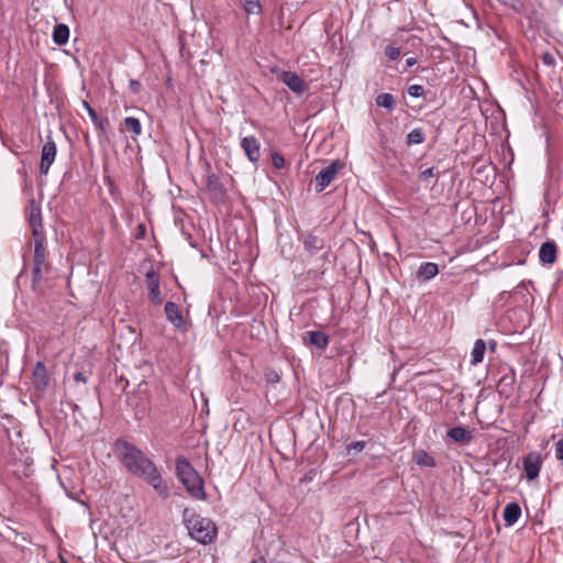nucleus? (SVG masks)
I'll list each match as a JSON object with an SVG mask.
<instances>
[{
	"instance_id": "39",
	"label": "nucleus",
	"mask_w": 563,
	"mask_h": 563,
	"mask_svg": "<svg viewBox=\"0 0 563 563\" xmlns=\"http://www.w3.org/2000/svg\"><path fill=\"white\" fill-rule=\"evenodd\" d=\"M406 63H407V66H408V67H411V66H413V65L416 64V59H415V58H412V57H410V58H408V59H407V62H406Z\"/></svg>"
},
{
	"instance_id": "12",
	"label": "nucleus",
	"mask_w": 563,
	"mask_h": 563,
	"mask_svg": "<svg viewBox=\"0 0 563 563\" xmlns=\"http://www.w3.org/2000/svg\"><path fill=\"white\" fill-rule=\"evenodd\" d=\"M29 222L32 229L33 239L44 238L42 231V218L40 207L32 203L29 211Z\"/></svg>"
},
{
	"instance_id": "36",
	"label": "nucleus",
	"mask_w": 563,
	"mask_h": 563,
	"mask_svg": "<svg viewBox=\"0 0 563 563\" xmlns=\"http://www.w3.org/2000/svg\"><path fill=\"white\" fill-rule=\"evenodd\" d=\"M69 37H53V42L57 46H63L67 44Z\"/></svg>"
},
{
	"instance_id": "20",
	"label": "nucleus",
	"mask_w": 563,
	"mask_h": 563,
	"mask_svg": "<svg viewBox=\"0 0 563 563\" xmlns=\"http://www.w3.org/2000/svg\"><path fill=\"white\" fill-rule=\"evenodd\" d=\"M413 461L423 467H434L435 460L424 450H418L413 453Z\"/></svg>"
},
{
	"instance_id": "24",
	"label": "nucleus",
	"mask_w": 563,
	"mask_h": 563,
	"mask_svg": "<svg viewBox=\"0 0 563 563\" xmlns=\"http://www.w3.org/2000/svg\"><path fill=\"white\" fill-rule=\"evenodd\" d=\"M376 103L378 107L393 110L395 107V98L390 93H380L376 98Z\"/></svg>"
},
{
	"instance_id": "16",
	"label": "nucleus",
	"mask_w": 563,
	"mask_h": 563,
	"mask_svg": "<svg viewBox=\"0 0 563 563\" xmlns=\"http://www.w3.org/2000/svg\"><path fill=\"white\" fill-rule=\"evenodd\" d=\"M439 273V267L435 263L426 262L422 263L417 272V278L422 282H427L435 277Z\"/></svg>"
},
{
	"instance_id": "15",
	"label": "nucleus",
	"mask_w": 563,
	"mask_h": 563,
	"mask_svg": "<svg viewBox=\"0 0 563 563\" xmlns=\"http://www.w3.org/2000/svg\"><path fill=\"white\" fill-rule=\"evenodd\" d=\"M540 261L544 264H553L556 260V246L553 242H544L539 251Z\"/></svg>"
},
{
	"instance_id": "8",
	"label": "nucleus",
	"mask_w": 563,
	"mask_h": 563,
	"mask_svg": "<svg viewBox=\"0 0 563 563\" xmlns=\"http://www.w3.org/2000/svg\"><path fill=\"white\" fill-rule=\"evenodd\" d=\"M57 153L56 144L48 139L43 147L41 153V164H40V170L42 174L46 175L52 166V164L55 161Z\"/></svg>"
},
{
	"instance_id": "30",
	"label": "nucleus",
	"mask_w": 563,
	"mask_h": 563,
	"mask_svg": "<svg viewBox=\"0 0 563 563\" xmlns=\"http://www.w3.org/2000/svg\"><path fill=\"white\" fill-rule=\"evenodd\" d=\"M437 176V172H435V168L434 167H429L427 169H424L421 174H420V178L422 180H428L429 178H433Z\"/></svg>"
},
{
	"instance_id": "2",
	"label": "nucleus",
	"mask_w": 563,
	"mask_h": 563,
	"mask_svg": "<svg viewBox=\"0 0 563 563\" xmlns=\"http://www.w3.org/2000/svg\"><path fill=\"white\" fill-rule=\"evenodd\" d=\"M176 473L187 493L197 500H206L203 479L185 457L176 460Z\"/></svg>"
},
{
	"instance_id": "5",
	"label": "nucleus",
	"mask_w": 563,
	"mask_h": 563,
	"mask_svg": "<svg viewBox=\"0 0 563 563\" xmlns=\"http://www.w3.org/2000/svg\"><path fill=\"white\" fill-rule=\"evenodd\" d=\"M341 161H334L325 168L321 169L314 178L316 190L321 192L336 177L338 173L343 168Z\"/></svg>"
},
{
	"instance_id": "6",
	"label": "nucleus",
	"mask_w": 563,
	"mask_h": 563,
	"mask_svg": "<svg viewBox=\"0 0 563 563\" xmlns=\"http://www.w3.org/2000/svg\"><path fill=\"white\" fill-rule=\"evenodd\" d=\"M542 467V457L538 452H530L523 459V470L529 481L536 479Z\"/></svg>"
},
{
	"instance_id": "23",
	"label": "nucleus",
	"mask_w": 563,
	"mask_h": 563,
	"mask_svg": "<svg viewBox=\"0 0 563 563\" xmlns=\"http://www.w3.org/2000/svg\"><path fill=\"white\" fill-rule=\"evenodd\" d=\"M51 35H69V27L64 23H59L55 16H51Z\"/></svg>"
},
{
	"instance_id": "9",
	"label": "nucleus",
	"mask_w": 563,
	"mask_h": 563,
	"mask_svg": "<svg viewBox=\"0 0 563 563\" xmlns=\"http://www.w3.org/2000/svg\"><path fill=\"white\" fill-rule=\"evenodd\" d=\"M146 286L148 289L150 300L154 305H161L163 302V297L159 290V278L155 272H148L146 274Z\"/></svg>"
},
{
	"instance_id": "10",
	"label": "nucleus",
	"mask_w": 563,
	"mask_h": 563,
	"mask_svg": "<svg viewBox=\"0 0 563 563\" xmlns=\"http://www.w3.org/2000/svg\"><path fill=\"white\" fill-rule=\"evenodd\" d=\"M165 313L168 321L178 330L185 331L186 323L181 311L175 302L168 301L165 305Z\"/></svg>"
},
{
	"instance_id": "35",
	"label": "nucleus",
	"mask_w": 563,
	"mask_h": 563,
	"mask_svg": "<svg viewBox=\"0 0 563 563\" xmlns=\"http://www.w3.org/2000/svg\"><path fill=\"white\" fill-rule=\"evenodd\" d=\"M317 243H318V241H317V239H316V238H313V236H309V238H307V239H306V241H305V245H306V247H307V249H308V247H314V249H317V247H318Z\"/></svg>"
},
{
	"instance_id": "25",
	"label": "nucleus",
	"mask_w": 563,
	"mask_h": 563,
	"mask_svg": "<svg viewBox=\"0 0 563 563\" xmlns=\"http://www.w3.org/2000/svg\"><path fill=\"white\" fill-rule=\"evenodd\" d=\"M310 342L317 347L323 349L328 345V336L323 332H310Z\"/></svg>"
},
{
	"instance_id": "7",
	"label": "nucleus",
	"mask_w": 563,
	"mask_h": 563,
	"mask_svg": "<svg viewBox=\"0 0 563 563\" xmlns=\"http://www.w3.org/2000/svg\"><path fill=\"white\" fill-rule=\"evenodd\" d=\"M279 79L296 95L300 96L308 90V85L297 74L282 71Z\"/></svg>"
},
{
	"instance_id": "1",
	"label": "nucleus",
	"mask_w": 563,
	"mask_h": 563,
	"mask_svg": "<svg viewBox=\"0 0 563 563\" xmlns=\"http://www.w3.org/2000/svg\"><path fill=\"white\" fill-rule=\"evenodd\" d=\"M114 453L128 471L146 481L159 496L167 497V486L163 484L156 466L141 450L128 441L118 440Z\"/></svg>"
},
{
	"instance_id": "11",
	"label": "nucleus",
	"mask_w": 563,
	"mask_h": 563,
	"mask_svg": "<svg viewBox=\"0 0 563 563\" xmlns=\"http://www.w3.org/2000/svg\"><path fill=\"white\" fill-rule=\"evenodd\" d=\"M241 147L243 148L249 161L256 163L260 159V143L254 136H245L241 141Z\"/></svg>"
},
{
	"instance_id": "22",
	"label": "nucleus",
	"mask_w": 563,
	"mask_h": 563,
	"mask_svg": "<svg viewBox=\"0 0 563 563\" xmlns=\"http://www.w3.org/2000/svg\"><path fill=\"white\" fill-rule=\"evenodd\" d=\"M124 128L132 132L135 136L140 135L142 133V125L139 119L133 117H128L123 121Z\"/></svg>"
},
{
	"instance_id": "28",
	"label": "nucleus",
	"mask_w": 563,
	"mask_h": 563,
	"mask_svg": "<svg viewBox=\"0 0 563 563\" xmlns=\"http://www.w3.org/2000/svg\"><path fill=\"white\" fill-rule=\"evenodd\" d=\"M272 163H273L274 167L277 168V169H282V168L285 167V159H284V157L280 154L276 153V152H274L272 154Z\"/></svg>"
},
{
	"instance_id": "19",
	"label": "nucleus",
	"mask_w": 563,
	"mask_h": 563,
	"mask_svg": "<svg viewBox=\"0 0 563 563\" xmlns=\"http://www.w3.org/2000/svg\"><path fill=\"white\" fill-rule=\"evenodd\" d=\"M448 437L454 442L462 443L471 440V433L463 427H455L448 431Z\"/></svg>"
},
{
	"instance_id": "26",
	"label": "nucleus",
	"mask_w": 563,
	"mask_h": 563,
	"mask_svg": "<svg viewBox=\"0 0 563 563\" xmlns=\"http://www.w3.org/2000/svg\"><path fill=\"white\" fill-rule=\"evenodd\" d=\"M243 8L247 14L258 15L262 12L260 0H243Z\"/></svg>"
},
{
	"instance_id": "32",
	"label": "nucleus",
	"mask_w": 563,
	"mask_h": 563,
	"mask_svg": "<svg viewBox=\"0 0 563 563\" xmlns=\"http://www.w3.org/2000/svg\"><path fill=\"white\" fill-rule=\"evenodd\" d=\"M555 457L563 461V439L555 443Z\"/></svg>"
},
{
	"instance_id": "37",
	"label": "nucleus",
	"mask_w": 563,
	"mask_h": 563,
	"mask_svg": "<svg viewBox=\"0 0 563 563\" xmlns=\"http://www.w3.org/2000/svg\"><path fill=\"white\" fill-rule=\"evenodd\" d=\"M74 379L76 382H82V383H86L87 378L86 376L81 373V372H77L75 375H74Z\"/></svg>"
},
{
	"instance_id": "3",
	"label": "nucleus",
	"mask_w": 563,
	"mask_h": 563,
	"mask_svg": "<svg viewBox=\"0 0 563 563\" xmlns=\"http://www.w3.org/2000/svg\"><path fill=\"white\" fill-rule=\"evenodd\" d=\"M184 522L191 538L202 544L212 542L217 536L216 525L209 518L201 517L194 510H184Z\"/></svg>"
},
{
	"instance_id": "14",
	"label": "nucleus",
	"mask_w": 563,
	"mask_h": 563,
	"mask_svg": "<svg viewBox=\"0 0 563 563\" xmlns=\"http://www.w3.org/2000/svg\"><path fill=\"white\" fill-rule=\"evenodd\" d=\"M33 384L38 390H44L48 385L46 368L41 362H38L33 369Z\"/></svg>"
},
{
	"instance_id": "31",
	"label": "nucleus",
	"mask_w": 563,
	"mask_h": 563,
	"mask_svg": "<svg viewBox=\"0 0 563 563\" xmlns=\"http://www.w3.org/2000/svg\"><path fill=\"white\" fill-rule=\"evenodd\" d=\"M365 448V442L364 441H356V442H353L351 443L349 446H347V451H356V452H361L363 449Z\"/></svg>"
},
{
	"instance_id": "27",
	"label": "nucleus",
	"mask_w": 563,
	"mask_h": 563,
	"mask_svg": "<svg viewBox=\"0 0 563 563\" xmlns=\"http://www.w3.org/2000/svg\"><path fill=\"white\" fill-rule=\"evenodd\" d=\"M423 92H424V88L421 85H411L408 88L409 96H411L413 98L421 97L423 95Z\"/></svg>"
},
{
	"instance_id": "29",
	"label": "nucleus",
	"mask_w": 563,
	"mask_h": 563,
	"mask_svg": "<svg viewBox=\"0 0 563 563\" xmlns=\"http://www.w3.org/2000/svg\"><path fill=\"white\" fill-rule=\"evenodd\" d=\"M385 53H386V56H387L389 59L394 60V59H396V58H398V57H399V55H400V49H399L398 47H395V46H389V47H387V48H386V52H385Z\"/></svg>"
},
{
	"instance_id": "21",
	"label": "nucleus",
	"mask_w": 563,
	"mask_h": 563,
	"mask_svg": "<svg viewBox=\"0 0 563 563\" xmlns=\"http://www.w3.org/2000/svg\"><path fill=\"white\" fill-rule=\"evenodd\" d=\"M426 135L421 128H416L407 134V144L416 145L424 142Z\"/></svg>"
},
{
	"instance_id": "38",
	"label": "nucleus",
	"mask_w": 563,
	"mask_h": 563,
	"mask_svg": "<svg viewBox=\"0 0 563 563\" xmlns=\"http://www.w3.org/2000/svg\"><path fill=\"white\" fill-rule=\"evenodd\" d=\"M130 86H131L132 90L135 92L139 91V89H140V84L136 80H131Z\"/></svg>"
},
{
	"instance_id": "34",
	"label": "nucleus",
	"mask_w": 563,
	"mask_h": 563,
	"mask_svg": "<svg viewBox=\"0 0 563 563\" xmlns=\"http://www.w3.org/2000/svg\"><path fill=\"white\" fill-rule=\"evenodd\" d=\"M82 104H84L85 109L88 111V114L91 118V120L93 122H97L98 121V115H97L96 111L89 106L88 102L84 101Z\"/></svg>"
},
{
	"instance_id": "17",
	"label": "nucleus",
	"mask_w": 563,
	"mask_h": 563,
	"mask_svg": "<svg viewBox=\"0 0 563 563\" xmlns=\"http://www.w3.org/2000/svg\"><path fill=\"white\" fill-rule=\"evenodd\" d=\"M30 27H32V35H48V33L52 34L51 16L40 18L33 25H30Z\"/></svg>"
},
{
	"instance_id": "4",
	"label": "nucleus",
	"mask_w": 563,
	"mask_h": 563,
	"mask_svg": "<svg viewBox=\"0 0 563 563\" xmlns=\"http://www.w3.org/2000/svg\"><path fill=\"white\" fill-rule=\"evenodd\" d=\"M34 255H33V276L32 287L34 290H40L44 274H47L51 266L46 263V251L44 246V238L33 239Z\"/></svg>"
},
{
	"instance_id": "13",
	"label": "nucleus",
	"mask_w": 563,
	"mask_h": 563,
	"mask_svg": "<svg viewBox=\"0 0 563 563\" xmlns=\"http://www.w3.org/2000/svg\"><path fill=\"white\" fill-rule=\"evenodd\" d=\"M521 516V508L517 503H509L506 505L503 518L507 527L514 526Z\"/></svg>"
},
{
	"instance_id": "33",
	"label": "nucleus",
	"mask_w": 563,
	"mask_h": 563,
	"mask_svg": "<svg viewBox=\"0 0 563 563\" xmlns=\"http://www.w3.org/2000/svg\"><path fill=\"white\" fill-rule=\"evenodd\" d=\"M542 60L548 66H553L555 64V58L551 53H544L542 55Z\"/></svg>"
},
{
	"instance_id": "18",
	"label": "nucleus",
	"mask_w": 563,
	"mask_h": 563,
	"mask_svg": "<svg viewBox=\"0 0 563 563\" xmlns=\"http://www.w3.org/2000/svg\"><path fill=\"white\" fill-rule=\"evenodd\" d=\"M486 350V344L483 340L478 339L475 341L472 353H471V363L473 365L479 364L483 362L484 354Z\"/></svg>"
}]
</instances>
